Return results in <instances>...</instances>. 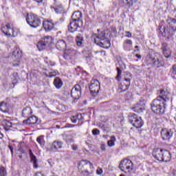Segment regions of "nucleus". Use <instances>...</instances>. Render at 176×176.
Listing matches in <instances>:
<instances>
[{
	"mask_svg": "<svg viewBox=\"0 0 176 176\" xmlns=\"http://www.w3.org/2000/svg\"><path fill=\"white\" fill-rule=\"evenodd\" d=\"M166 22L168 23L170 29L173 31V32H175L176 31V19L173 18H168L166 20Z\"/></svg>",
	"mask_w": 176,
	"mask_h": 176,
	"instance_id": "obj_18",
	"label": "nucleus"
},
{
	"mask_svg": "<svg viewBox=\"0 0 176 176\" xmlns=\"http://www.w3.org/2000/svg\"><path fill=\"white\" fill-rule=\"evenodd\" d=\"M76 118L78 120L83 119V116H82V114H77L76 116H73L71 117V120H72V123H77Z\"/></svg>",
	"mask_w": 176,
	"mask_h": 176,
	"instance_id": "obj_31",
	"label": "nucleus"
},
{
	"mask_svg": "<svg viewBox=\"0 0 176 176\" xmlns=\"http://www.w3.org/2000/svg\"><path fill=\"white\" fill-rule=\"evenodd\" d=\"M89 90L91 94H97L100 91V81L98 80H91L89 85Z\"/></svg>",
	"mask_w": 176,
	"mask_h": 176,
	"instance_id": "obj_13",
	"label": "nucleus"
},
{
	"mask_svg": "<svg viewBox=\"0 0 176 176\" xmlns=\"http://www.w3.org/2000/svg\"><path fill=\"white\" fill-rule=\"evenodd\" d=\"M153 156L158 162H170L171 160V153L166 149L155 148L153 151Z\"/></svg>",
	"mask_w": 176,
	"mask_h": 176,
	"instance_id": "obj_3",
	"label": "nucleus"
},
{
	"mask_svg": "<svg viewBox=\"0 0 176 176\" xmlns=\"http://www.w3.org/2000/svg\"><path fill=\"white\" fill-rule=\"evenodd\" d=\"M22 57L21 54V50H20V48L15 47L14 51L12 53L11 58L13 59V65L14 67L19 65L20 64V60Z\"/></svg>",
	"mask_w": 176,
	"mask_h": 176,
	"instance_id": "obj_7",
	"label": "nucleus"
},
{
	"mask_svg": "<svg viewBox=\"0 0 176 176\" xmlns=\"http://www.w3.org/2000/svg\"><path fill=\"white\" fill-rule=\"evenodd\" d=\"M3 126H6V127H12V122H10V121H8L6 120H5L3 122Z\"/></svg>",
	"mask_w": 176,
	"mask_h": 176,
	"instance_id": "obj_40",
	"label": "nucleus"
},
{
	"mask_svg": "<svg viewBox=\"0 0 176 176\" xmlns=\"http://www.w3.org/2000/svg\"><path fill=\"white\" fill-rule=\"evenodd\" d=\"M82 12L80 11H76L73 13L72 15V20L73 21H77L79 23V21H83L82 19Z\"/></svg>",
	"mask_w": 176,
	"mask_h": 176,
	"instance_id": "obj_17",
	"label": "nucleus"
},
{
	"mask_svg": "<svg viewBox=\"0 0 176 176\" xmlns=\"http://www.w3.org/2000/svg\"><path fill=\"white\" fill-rule=\"evenodd\" d=\"M56 46L58 50H65V48L67 47V43H65V41L64 40H58L56 42Z\"/></svg>",
	"mask_w": 176,
	"mask_h": 176,
	"instance_id": "obj_22",
	"label": "nucleus"
},
{
	"mask_svg": "<svg viewBox=\"0 0 176 176\" xmlns=\"http://www.w3.org/2000/svg\"><path fill=\"white\" fill-rule=\"evenodd\" d=\"M76 50H74V48H69L67 50H65V56H72L74 54H76Z\"/></svg>",
	"mask_w": 176,
	"mask_h": 176,
	"instance_id": "obj_29",
	"label": "nucleus"
},
{
	"mask_svg": "<svg viewBox=\"0 0 176 176\" xmlns=\"http://www.w3.org/2000/svg\"><path fill=\"white\" fill-rule=\"evenodd\" d=\"M138 47H139L138 45L135 46V49H138V50H135L134 52H140V49H138Z\"/></svg>",
	"mask_w": 176,
	"mask_h": 176,
	"instance_id": "obj_51",
	"label": "nucleus"
},
{
	"mask_svg": "<svg viewBox=\"0 0 176 176\" xmlns=\"http://www.w3.org/2000/svg\"><path fill=\"white\" fill-rule=\"evenodd\" d=\"M145 110V104L144 103H138L133 107L134 112H137L138 113H142Z\"/></svg>",
	"mask_w": 176,
	"mask_h": 176,
	"instance_id": "obj_21",
	"label": "nucleus"
},
{
	"mask_svg": "<svg viewBox=\"0 0 176 176\" xmlns=\"http://www.w3.org/2000/svg\"><path fill=\"white\" fill-rule=\"evenodd\" d=\"M116 142V138L115 136H111V140L107 142L108 146L112 147L115 145Z\"/></svg>",
	"mask_w": 176,
	"mask_h": 176,
	"instance_id": "obj_32",
	"label": "nucleus"
},
{
	"mask_svg": "<svg viewBox=\"0 0 176 176\" xmlns=\"http://www.w3.org/2000/svg\"><path fill=\"white\" fill-rule=\"evenodd\" d=\"M125 34H126V38H131V36H132L131 32H125Z\"/></svg>",
	"mask_w": 176,
	"mask_h": 176,
	"instance_id": "obj_43",
	"label": "nucleus"
},
{
	"mask_svg": "<svg viewBox=\"0 0 176 176\" xmlns=\"http://www.w3.org/2000/svg\"><path fill=\"white\" fill-rule=\"evenodd\" d=\"M69 142H74V140H72V139L70 140H69Z\"/></svg>",
	"mask_w": 176,
	"mask_h": 176,
	"instance_id": "obj_58",
	"label": "nucleus"
},
{
	"mask_svg": "<svg viewBox=\"0 0 176 176\" xmlns=\"http://www.w3.org/2000/svg\"><path fill=\"white\" fill-rule=\"evenodd\" d=\"M6 169L3 166H0V176H6Z\"/></svg>",
	"mask_w": 176,
	"mask_h": 176,
	"instance_id": "obj_39",
	"label": "nucleus"
},
{
	"mask_svg": "<svg viewBox=\"0 0 176 176\" xmlns=\"http://www.w3.org/2000/svg\"><path fill=\"white\" fill-rule=\"evenodd\" d=\"M19 159H21V157H23V155H19Z\"/></svg>",
	"mask_w": 176,
	"mask_h": 176,
	"instance_id": "obj_57",
	"label": "nucleus"
},
{
	"mask_svg": "<svg viewBox=\"0 0 176 176\" xmlns=\"http://www.w3.org/2000/svg\"><path fill=\"white\" fill-rule=\"evenodd\" d=\"M29 155L30 156V162L33 164L34 168H38V160H36V157L32 153V151H29Z\"/></svg>",
	"mask_w": 176,
	"mask_h": 176,
	"instance_id": "obj_20",
	"label": "nucleus"
},
{
	"mask_svg": "<svg viewBox=\"0 0 176 176\" xmlns=\"http://www.w3.org/2000/svg\"><path fill=\"white\" fill-rule=\"evenodd\" d=\"M91 38L94 39L96 45L104 47V49H109L111 47V42L109 39L105 36V32H100L98 34H93Z\"/></svg>",
	"mask_w": 176,
	"mask_h": 176,
	"instance_id": "obj_2",
	"label": "nucleus"
},
{
	"mask_svg": "<svg viewBox=\"0 0 176 176\" xmlns=\"http://www.w3.org/2000/svg\"><path fill=\"white\" fill-rule=\"evenodd\" d=\"M43 28L46 31H51L52 30H53V28L54 27V24L53 23V22L50 21H44L43 23Z\"/></svg>",
	"mask_w": 176,
	"mask_h": 176,
	"instance_id": "obj_23",
	"label": "nucleus"
},
{
	"mask_svg": "<svg viewBox=\"0 0 176 176\" xmlns=\"http://www.w3.org/2000/svg\"><path fill=\"white\" fill-rule=\"evenodd\" d=\"M57 74H58V72L57 71H47L45 72V76H47V78H54V76H57Z\"/></svg>",
	"mask_w": 176,
	"mask_h": 176,
	"instance_id": "obj_28",
	"label": "nucleus"
},
{
	"mask_svg": "<svg viewBox=\"0 0 176 176\" xmlns=\"http://www.w3.org/2000/svg\"><path fill=\"white\" fill-rule=\"evenodd\" d=\"M19 151H21V148H19Z\"/></svg>",
	"mask_w": 176,
	"mask_h": 176,
	"instance_id": "obj_61",
	"label": "nucleus"
},
{
	"mask_svg": "<svg viewBox=\"0 0 176 176\" xmlns=\"http://www.w3.org/2000/svg\"><path fill=\"white\" fill-rule=\"evenodd\" d=\"M129 122L136 129H141L144 126V121L141 117H138L136 114L130 113L129 116Z\"/></svg>",
	"mask_w": 176,
	"mask_h": 176,
	"instance_id": "obj_6",
	"label": "nucleus"
},
{
	"mask_svg": "<svg viewBox=\"0 0 176 176\" xmlns=\"http://www.w3.org/2000/svg\"><path fill=\"white\" fill-rule=\"evenodd\" d=\"M127 44V45H133V41H131V40H126L125 42H124V45H125V44Z\"/></svg>",
	"mask_w": 176,
	"mask_h": 176,
	"instance_id": "obj_45",
	"label": "nucleus"
},
{
	"mask_svg": "<svg viewBox=\"0 0 176 176\" xmlns=\"http://www.w3.org/2000/svg\"><path fill=\"white\" fill-rule=\"evenodd\" d=\"M48 163L50 164L51 167H53V163L52 164V160H48Z\"/></svg>",
	"mask_w": 176,
	"mask_h": 176,
	"instance_id": "obj_49",
	"label": "nucleus"
},
{
	"mask_svg": "<svg viewBox=\"0 0 176 176\" xmlns=\"http://www.w3.org/2000/svg\"><path fill=\"white\" fill-rule=\"evenodd\" d=\"M174 132L171 129H163L161 131V137L164 141H168L173 137Z\"/></svg>",
	"mask_w": 176,
	"mask_h": 176,
	"instance_id": "obj_15",
	"label": "nucleus"
},
{
	"mask_svg": "<svg viewBox=\"0 0 176 176\" xmlns=\"http://www.w3.org/2000/svg\"><path fill=\"white\" fill-rule=\"evenodd\" d=\"M71 96L74 100H79L82 96V87L80 85H76L72 89Z\"/></svg>",
	"mask_w": 176,
	"mask_h": 176,
	"instance_id": "obj_11",
	"label": "nucleus"
},
{
	"mask_svg": "<svg viewBox=\"0 0 176 176\" xmlns=\"http://www.w3.org/2000/svg\"><path fill=\"white\" fill-rule=\"evenodd\" d=\"M36 142H38V144H39V145H43L45 144V138L43 135L38 137L36 139Z\"/></svg>",
	"mask_w": 176,
	"mask_h": 176,
	"instance_id": "obj_35",
	"label": "nucleus"
},
{
	"mask_svg": "<svg viewBox=\"0 0 176 176\" xmlns=\"http://www.w3.org/2000/svg\"><path fill=\"white\" fill-rule=\"evenodd\" d=\"M10 148L11 152H13V150L12 149V147H10Z\"/></svg>",
	"mask_w": 176,
	"mask_h": 176,
	"instance_id": "obj_59",
	"label": "nucleus"
},
{
	"mask_svg": "<svg viewBox=\"0 0 176 176\" xmlns=\"http://www.w3.org/2000/svg\"><path fill=\"white\" fill-rule=\"evenodd\" d=\"M161 50L162 51V54H164L166 58H170L172 54L171 50L168 47V44L167 43H162Z\"/></svg>",
	"mask_w": 176,
	"mask_h": 176,
	"instance_id": "obj_16",
	"label": "nucleus"
},
{
	"mask_svg": "<svg viewBox=\"0 0 176 176\" xmlns=\"http://www.w3.org/2000/svg\"><path fill=\"white\" fill-rule=\"evenodd\" d=\"M31 113H32V110L31 108L27 107L23 110L22 116H23V118H28Z\"/></svg>",
	"mask_w": 176,
	"mask_h": 176,
	"instance_id": "obj_26",
	"label": "nucleus"
},
{
	"mask_svg": "<svg viewBox=\"0 0 176 176\" xmlns=\"http://www.w3.org/2000/svg\"><path fill=\"white\" fill-rule=\"evenodd\" d=\"M23 123L25 124H36L38 123V118L34 116H30L27 120H23Z\"/></svg>",
	"mask_w": 176,
	"mask_h": 176,
	"instance_id": "obj_19",
	"label": "nucleus"
},
{
	"mask_svg": "<svg viewBox=\"0 0 176 176\" xmlns=\"http://www.w3.org/2000/svg\"><path fill=\"white\" fill-rule=\"evenodd\" d=\"M103 138H105L106 140L108 138V135H103Z\"/></svg>",
	"mask_w": 176,
	"mask_h": 176,
	"instance_id": "obj_56",
	"label": "nucleus"
},
{
	"mask_svg": "<svg viewBox=\"0 0 176 176\" xmlns=\"http://www.w3.org/2000/svg\"><path fill=\"white\" fill-rule=\"evenodd\" d=\"M78 170L82 175L89 176L94 174V166L91 162L82 160L78 163Z\"/></svg>",
	"mask_w": 176,
	"mask_h": 176,
	"instance_id": "obj_4",
	"label": "nucleus"
},
{
	"mask_svg": "<svg viewBox=\"0 0 176 176\" xmlns=\"http://www.w3.org/2000/svg\"><path fill=\"white\" fill-rule=\"evenodd\" d=\"M112 32H113V34H115V35H116V34H118V32L116 30V28H112Z\"/></svg>",
	"mask_w": 176,
	"mask_h": 176,
	"instance_id": "obj_48",
	"label": "nucleus"
},
{
	"mask_svg": "<svg viewBox=\"0 0 176 176\" xmlns=\"http://www.w3.org/2000/svg\"><path fill=\"white\" fill-rule=\"evenodd\" d=\"M170 100V94L164 89L160 90V95L151 103V111L156 115H163L166 111V102Z\"/></svg>",
	"mask_w": 176,
	"mask_h": 176,
	"instance_id": "obj_1",
	"label": "nucleus"
},
{
	"mask_svg": "<svg viewBox=\"0 0 176 176\" xmlns=\"http://www.w3.org/2000/svg\"><path fill=\"white\" fill-rule=\"evenodd\" d=\"M1 31L6 36H16L14 29L10 26V23H7L6 26L1 27Z\"/></svg>",
	"mask_w": 176,
	"mask_h": 176,
	"instance_id": "obj_12",
	"label": "nucleus"
},
{
	"mask_svg": "<svg viewBox=\"0 0 176 176\" xmlns=\"http://www.w3.org/2000/svg\"><path fill=\"white\" fill-rule=\"evenodd\" d=\"M105 148H107V146L105 145V144H102L100 145L101 151H105L106 150Z\"/></svg>",
	"mask_w": 176,
	"mask_h": 176,
	"instance_id": "obj_44",
	"label": "nucleus"
},
{
	"mask_svg": "<svg viewBox=\"0 0 176 176\" xmlns=\"http://www.w3.org/2000/svg\"><path fill=\"white\" fill-rule=\"evenodd\" d=\"M135 56L138 57V58H142L141 55H139V54H136Z\"/></svg>",
	"mask_w": 176,
	"mask_h": 176,
	"instance_id": "obj_54",
	"label": "nucleus"
},
{
	"mask_svg": "<svg viewBox=\"0 0 176 176\" xmlns=\"http://www.w3.org/2000/svg\"><path fill=\"white\" fill-rule=\"evenodd\" d=\"M83 42H85V40H83L82 36H77L76 37V43L77 46H78V47H82V45H83Z\"/></svg>",
	"mask_w": 176,
	"mask_h": 176,
	"instance_id": "obj_27",
	"label": "nucleus"
},
{
	"mask_svg": "<svg viewBox=\"0 0 176 176\" xmlns=\"http://www.w3.org/2000/svg\"><path fill=\"white\" fill-rule=\"evenodd\" d=\"M96 174L98 175H101V174H102V168L98 167L96 170Z\"/></svg>",
	"mask_w": 176,
	"mask_h": 176,
	"instance_id": "obj_42",
	"label": "nucleus"
},
{
	"mask_svg": "<svg viewBox=\"0 0 176 176\" xmlns=\"http://www.w3.org/2000/svg\"><path fill=\"white\" fill-rule=\"evenodd\" d=\"M83 26V21H72L68 25V30L69 32H75L78 31V28H80Z\"/></svg>",
	"mask_w": 176,
	"mask_h": 176,
	"instance_id": "obj_14",
	"label": "nucleus"
},
{
	"mask_svg": "<svg viewBox=\"0 0 176 176\" xmlns=\"http://www.w3.org/2000/svg\"><path fill=\"white\" fill-rule=\"evenodd\" d=\"M46 46L47 45L43 41V40L41 41H38L37 44V47L40 52L43 50L44 49H46Z\"/></svg>",
	"mask_w": 176,
	"mask_h": 176,
	"instance_id": "obj_30",
	"label": "nucleus"
},
{
	"mask_svg": "<svg viewBox=\"0 0 176 176\" xmlns=\"http://www.w3.org/2000/svg\"><path fill=\"white\" fill-rule=\"evenodd\" d=\"M35 2H37V3H41L42 2H43V0H34Z\"/></svg>",
	"mask_w": 176,
	"mask_h": 176,
	"instance_id": "obj_50",
	"label": "nucleus"
},
{
	"mask_svg": "<svg viewBox=\"0 0 176 176\" xmlns=\"http://www.w3.org/2000/svg\"><path fill=\"white\" fill-rule=\"evenodd\" d=\"M3 138V134L0 133V140H2Z\"/></svg>",
	"mask_w": 176,
	"mask_h": 176,
	"instance_id": "obj_55",
	"label": "nucleus"
},
{
	"mask_svg": "<svg viewBox=\"0 0 176 176\" xmlns=\"http://www.w3.org/2000/svg\"><path fill=\"white\" fill-rule=\"evenodd\" d=\"M117 71H118V74L116 77V79L119 82L120 80V78H122V70L120 69V68L117 67Z\"/></svg>",
	"mask_w": 176,
	"mask_h": 176,
	"instance_id": "obj_37",
	"label": "nucleus"
},
{
	"mask_svg": "<svg viewBox=\"0 0 176 176\" xmlns=\"http://www.w3.org/2000/svg\"><path fill=\"white\" fill-rule=\"evenodd\" d=\"M22 152V153H24V151H21Z\"/></svg>",
	"mask_w": 176,
	"mask_h": 176,
	"instance_id": "obj_60",
	"label": "nucleus"
},
{
	"mask_svg": "<svg viewBox=\"0 0 176 176\" xmlns=\"http://www.w3.org/2000/svg\"><path fill=\"white\" fill-rule=\"evenodd\" d=\"M159 31L162 36H164L167 39H170V36H173V32H174L170 28H166V26L163 23L159 25Z\"/></svg>",
	"mask_w": 176,
	"mask_h": 176,
	"instance_id": "obj_8",
	"label": "nucleus"
},
{
	"mask_svg": "<svg viewBox=\"0 0 176 176\" xmlns=\"http://www.w3.org/2000/svg\"><path fill=\"white\" fill-rule=\"evenodd\" d=\"M36 176H43V174H42V173H37Z\"/></svg>",
	"mask_w": 176,
	"mask_h": 176,
	"instance_id": "obj_52",
	"label": "nucleus"
},
{
	"mask_svg": "<svg viewBox=\"0 0 176 176\" xmlns=\"http://www.w3.org/2000/svg\"><path fill=\"white\" fill-rule=\"evenodd\" d=\"M61 148H63V142L55 140L52 142V149L57 150V149H61Z\"/></svg>",
	"mask_w": 176,
	"mask_h": 176,
	"instance_id": "obj_25",
	"label": "nucleus"
},
{
	"mask_svg": "<svg viewBox=\"0 0 176 176\" xmlns=\"http://www.w3.org/2000/svg\"><path fill=\"white\" fill-rule=\"evenodd\" d=\"M159 56V58H157L156 60L158 63H162V56H160V54H157Z\"/></svg>",
	"mask_w": 176,
	"mask_h": 176,
	"instance_id": "obj_46",
	"label": "nucleus"
},
{
	"mask_svg": "<svg viewBox=\"0 0 176 176\" xmlns=\"http://www.w3.org/2000/svg\"><path fill=\"white\" fill-rule=\"evenodd\" d=\"M76 122H78V123H82V119H78V118H76Z\"/></svg>",
	"mask_w": 176,
	"mask_h": 176,
	"instance_id": "obj_53",
	"label": "nucleus"
},
{
	"mask_svg": "<svg viewBox=\"0 0 176 176\" xmlns=\"http://www.w3.org/2000/svg\"><path fill=\"white\" fill-rule=\"evenodd\" d=\"M131 79H133V74H131V73H126L124 76V80L125 82H128L129 84L124 86L122 85H119V91H120V93H123V91H126V90H128L129 87H130V82H131Z\"/></svg>",
	"mask_w": 176,
	"mask_h": 176,
	"instance_id": "obj_10",
	"label": "nucleus"
},
{
	"mask_svg": "<svg viewBox=\"0 0 176 176\" xmlns=\"http://www.w3.org/2000/svg\"><path fill=\"white\" fill-rule=\"evenodd\" d=\"M119 168H120L122 171H124V170H127L128 171H132L133 162L130 160L124 159L121 161Z\"/></svg>",
	"mask_w": 176,
	"mask_h": 176,
	"instance_id": "obj_9",
	"label": "nucleus"
},
{
	"mask_svg": "<svg viewBox=\"0 0 176 176\" xmlns=\"http://www.w3.org/2000/svg\"><path fill=\"white\" fill-rule=\"evenodd\" d=\"M54 85L56 89H58V90L63 87V80L59 77H56L54 80Z\"/></svg>",
	"mask_w": 176,
	"mask_h": 176,
	"instance_id": "obj_24",
	"label": "nucleus"
},
{
	"mask_svg": "<svg viewBox=\"0 0 176 176\" xmlns=\"http://www.w3.org/2000/svg\"><path fill=\"white\" fill-rule=\"evenodd\" d=\"M72 149H73V151H78V146L76 144H74L72 146Z\"/></svg>",
	"mask_w": 176,
	"mask_h": 176,
	"instance_id": "obj_47",
	"label": "nucleus"
},
{
	"mask_svg": "<svg viewBox=\"0 0 176 176\" xmlns=\"http://www.w3.org/2000/svg\"><path fill=\"white\" fill-rule=\"evenodd\" d=\"M8 105L5 101H3L0 103V111H6Z\"/></svg>",
	"mask_w": 176,
	"mask_h": 176,
	"instance_id": "obj_38",
	"label": "nucleus"
},
{
	"mask_svg": "<svg viewBox=\"0 0 176 176\" xmlns=\"http://www.w3.org/2000/svg\"><path fill=\"white\" fill-rule=\"evenodd\" d=\"M53 9L56 13H61V12L63 10V6L61 5H56L53 7Z\"/></svg>",
	"mask_w": 176,
	"mask_h": 176,
	"instance_id": "obj_33",
	"label": "nucleus"
},
{
	"mask_svg": "<svg viewBox=\"0 0 176 176\" xmlns=\"http://www.w3.org/2000/svg\"><path fill=\"white\" fill-rule=\"evenodd\" d=\"M26 21L28 24L33 28H38V27H40L42 24V21H41L39 16L32 13L28 14L26 16Z\"/></svg>",
	"mask_w": 176,
	"mask_h": 176,
	"instance_id": "obj_5",
	"label": "nucleus"
},
{
	"mask_svg": "<svg viewBox=\"0 0 176 176\" xmlns=\"http://www.w3.org/2000/svg\"><path fill=\"white\" fill-rule=\"evenodd\" d=\"M47 45H50L52 43V37L47 36L42 40Z\"/></svg>",
	"mask_w": 176,
	"mask_h": 176,
	"instance_id": "obj_36",
	"label": "nucleus"
},
{
	"mask_svg": "<svg viewBox=\"0 0 176 176\" xmlns=\"http://www.w3.org/2000/svg\"><path fill=\"white\" fill-rule=\"evenodd\" d=\"M92 133L94 135H100V130L97 129H94L92 131Z\"/></svg>",
	"mask_w": 176,
	"mask_h": 176,
	"instance_id": "obj_41",
	"label": "nucleus"
},
{
	"mask_svg": "<svg viewBox=\"0 0 176 176\" xmlns=\"http://www.w3.org/2000/svg\"><path fill=\"white\" fill-rule=\"evenodd\" d=\"M120 2H123L122 6H131L133 5V1L131 0H120Z\"/></svg>",
	"mask_w": 176,
	"mask_h": 176,
	"instance_id": "obj_34",
	"label": "nucleus"
}]
</instances>
